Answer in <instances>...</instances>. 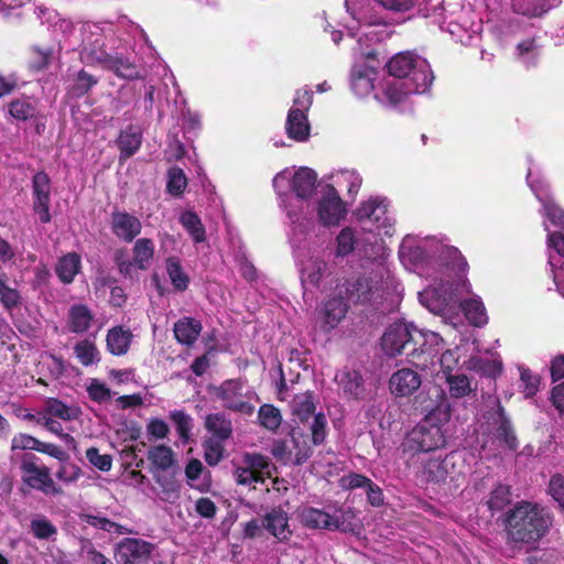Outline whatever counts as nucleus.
<instances>
[{"mask_svg":"<svg viewBox=\"0 0 564 564\" xmlns=\"http://www.w3.org/2000/svg\"><path fill=\"white\" fill-rule=\"evenodd\" d=\"M520 380L523 386V393L525 398H532L539 391L541 378L533 373L528 368H522L520 370Z\"/></svg>","mask_w":564,"mask_h":564,"instance_id":"57","label":"nucleus"},{"mask_svg":"<svg viewBox=\"0 0 564 564\" xmlns=\"http://www.w3.org/2000/svg\"><path fill=\"white\" fill-rule=\"evenodd\" d=\"M446 436L441 425L429 417L417 423L405 436L403 452L415 455L434 452L445 447Z\"/></svg>","mask_w":564,"mask_h":564,"instance_id":"3","label":"nucleus"},{"mask_svg":"<svg viewBox=\"0 0 564 564\" xmlns=\"http://www.w3.org/2000/svg\"><path fill=\"white\" fill-rule=\"evenodd\" d=\"M87 392L89 398L97 402L102 403L110 399L111 391L110 389L102 382L94 379L87 388Z\"/></svg>","mask_w":564,"mask_h":564,"instance_id":"63","label":"nucleus"},{"mask_svg":"<svg viewBox=\"0 0 564 564\" xmlns=\"http://www.w3.org/2000/svg\"><path fill=\"white\" fill-rule=\"evenodd\" d=\"M170 419L174 423L180 438L187 443L191 437L192 417L183 410H175L170 413Z\"/></svg>","mask_w":564,"mask_h":564,"instance_id":"50","label":"nucleus"},{"mask_svg":"<svg viewBox=\"0 0 564 564\" xmlns=\"http://www.w3.org/2000/svg\"><path fill=\"white\" fill-rule=\"evenodd\" d=\"M98 83L99 79L95 75L82 68L73 75L72 84L68 87L67 95L72 98H83L89 94V91L95 86H97Z\"/></svg>","mask_w":564,"mask_h":564,"instance_id":"33","label":"nucleus"},{"mask_svg":"<svg viewBox=\"0 0 564 564\" xmlns=\"http://www.w3.org/2000/svg\"><path fill=\"white\" fill-rule=\"evenodd\" d=\"M446 383L448 384V392L451 398L460 399L468 395L473 389L469 378L464 375H446Z\"/></svg>","mask_w":564,"mask_h":564,"instance_id":"44","label":"nucleus"},{"mask_svg":"<svg viewBox=\"0 0 564 564\" xmlns=\"http://www.w3.org/2000/svg\"><path fill=\"white\" fill-rule=\"evenodd\" d=\"M421 384V375L411 368L397 370L389 380L390 391L395 397H410L420 389Z\"/></svg>","mask_w":564,"mask_h":564,"instance_id":"15","label":"nucleus"},{"mask_svg":"<svg viewBox=\"0 0 564 564\" xmlns=\"http://www.w3.org/2000/svg\"><path fill=\"white\" fill-rule=\"evenodd\" d=\"M187 186V177L178 166H173L167 172L166 192L175 197L183 195Z\"/></svg>","mask_w":564,"mask_h":564,"instance_id":"47","label":"nucleus"},{"mask_svg":"<svg viewBox=\"0 0 564 564\" xmlns=\"http://www.w3.org/2000/svg\"><path fill=\"white\" fill-rule=\"evenodd\" d=\"M173 332L180 344L191 346L197 340L202 332V324L194 318L184 317L174 324Z\"/></svg>","mask_w":564,"mask_h":564,"instance_id":"32","label":"nucleus"},{"mask_svg":"<svg viewBox=\"0 0 564 564\" xmlns=\"http://www.w3.org/2000/svg\"><path fill=\"white\" fill-rule=\"evenodd\" d=\"M262 525L282 543L288 542L293 534L289 525V514L281 507L273 508L267 512L263 517Z\"/></svg>","mask_w":564,"mask_h":564,"instance_id":"17","label":"nucleus"},{"mask_svg":"<svg viewBox=\"0 0 564 564\" xmlns=\"http://www.w3.org/2000/svg\"><path fill=\"white\" fill-rule=\"evenodd\" d=\"M204 458L209 466H216L224 457L225 447L219 440L207 438L203 443Z\"/></svg>","mask_w":564,"mask_h":564,"instance_id":"53","label":"nucleus"},{"mask_svg":"<svg viewBox=\"0 0 564 564\" xmlns=\"http://www.w3.org/2000/svg\"><path fill=\"white\" fill-rule=\"evenodd\" d=\"M336 256L346 257L355 249L356 238L351 228L341 229L336 238Z\"/></svg>","mask_w":564,"mask_h":564,"instance_id":"56","label":"nucleus"},{"mask_svg":"<svg viewBox=\"0 0 564 564\" xmlns=\"http://www.w3.org/2000/svg\"><path fill=\"white\" fill-rule=\"evenodd\" d=\"M371 482V479L368 478L365 475L357 474V473H349L347 475H344L339 479V486L344 490H354L358 488H365Z\"/></svg>","mask_w":564,"mask_h":564,"instance_id":"59","label":"nucleus"},{"mask_svg":"<svg viewBox=\"0 0 564 564\" xmlns=\"http://www.w3.org/2000/svg\"><path fill=\"white\" fill-rule=\"evenodd\" d=\"M86 457L91 465L101 471H108L111 468L112 459L110 455L100 454L98 448L90 447L86 451Z\"/></svg>","mask_w":564,"mask_h":564,"instance_id":"61","label":"nucleus"},{"mask_svg":"<svg viewBox=\"0 0 564 564\" xmlns=\"http://www.w3.org/2000/svg\"><path fill=\"white\" fill-rule=\"evenodd\" d=\"M133 260L139 270H148L154 257V243L150 238H140L134 242Z\"/></svg>","mask_w":564,"mask_h":564,"instance_id":"39","label":"nucleus"},{"mask_svg":"<svg viewBox=\"0 0 564 564\" xmlns=\"http://www.w3.org/2000/svg\"><path fill=\"white\" fill-rule=\"evenodd\" d=\"M299 517L305 528L345 532L349 529L346 520L354 517V513L351 511H340L339 514H329L317 508L305 507L301 510Z\"/></svg>","mask_w":564,"mask_h":564,"instance_id":"8","label":"nucleus"},{"mask_svg":"<svg viewBox=\"0 0 564 564\" xmlns=\"http://www.w3.org/2000/svg\"><path fill=\"white\" fill-rule=\"evenodd\" d=\"M485 503L492 514L502 511L511 503V487L500 482L497 484L489 492V497Z\"/></svg>","mask_w":564,"mask_h":564,"instance_id":"40","label":"nucleus"},{"mask_svg":"<svg viewBox=\"0 0 564 564\" xmlns=\"http://www.w3.org/2000/svg\"><path fill=\"white\" fill-rule=\"evenodd\" d=\"M343 290V295L347 303H366L369 301L371 288L367 279L362 276L346 280L341 285H337L336 291Z\"/></svg>","mask_w":564,"mask_h":564,"instance_id":"24","label":"nucleus"},{"mask_svg":"<svg viewBox=\"0 0 564 564\" xmlns=\"http://www.w3.org/2000/svg\"><path fill=\"white\" fill-rule=\"evenodd\" d=\"M471 369L482 377L496 379L502 372V364L495 359L476 358L471 359Z\"/></svg>","mask_w":564,"mask_h":564,"instance_id":"46","label":"nucleus"},{"mask_svg":"<svg viewBox=\"0 0 564 564\" xmlns=\"http://www.w3.org/2000/svg\"><path fill=\"white\" fill-rule=\"evenodd\" d=\"M286 134L297 142L306 141L310 137L311 126L307 115L302 109H290L285 122Z\"/></svg>","mask_w":564,"mask_h":564,"instance_id":"23","label":"nucleus"},{"mask_svg":"<svg viewBox=\"0 0 564 564\" xmlns=\"http://www.w3.org/2000/svg\"><path fill=\"white\" fill-rule=\"evenodd\" d=\"M349 304L343 295V290L336 291L333 296L324 302L321 310L322 328L325 332L334 329L346 316Z\"/></svg>","mask_w":564,"mask_h":564,"instance_id":"14","label":"nucleus"},{"mask_svg":"<svg viewBox=\"0 0 564 564\" xmlns=\"http://www.w3.org/2000/svg\"><path fill=\"white\" fill-rule=\"evenodd\" d=\"M74 352L79 362L88 367L98 360L99 351L96 345L89 339L78 341L74 347Z\"/></svg>","mask_w":564,"mask_h":564,"instance_id":"49","label":"nucleus"},{"mask_svg":"<svg viewBox=\"0 0 564 564\" xmlns=\"http://www.w3.org/2000/svg\"><path fill=\"white\" fill-rule=\"evenodd\" d=\"M37 460L34 454H25L22 457L20 469L23 482L45 496H62L64 491L53 480L51 469L45 465L39 466Z\"/></svg>","mask_w":564,"mask_h":564,"instance_id":"7","label":"nucleus"},{"mask_svg":"<svg viewBox=\"0 0 564 564\" xmlns=\"http://www.w3.org/2000/svg\"><path fill=\"white\" fill-rule=\"evenodd\" d=\"M258 421L262 427L274 432L282 423V415L276 406L265 403L258 411Z\"/></svg>","mask_w":564,"mask_h":564,"instance_id":"43","label":"nucleus"},{"mask_svg":"<svg viewBox=\"0 0 564 564\" xmlns=\"http://www.w3.org/2000/svg\"><path fill=\"white\" fill-rule=\"evenodd\" d=\"M148 459L151 463V471H167L175 463L174 453L166 445H154L148 451Z\"/></svg>","mask_w":564,"mask_h":564,"instance_id":"35","label":"nucleus"},{"mask_svg":"<svg viewBox=\"0 0 564 564\" xmlns=\"http://www.w3.org/2000/svg\"><path fill=\"white\" fill-rule=\"evenodd\" d=\"M494 405L484 414L486 431L498 442L499 446L510 452H517L520 445L517 432L499 398H495Z\"/></svg>","mask_w":564,"mask_h":564,"instance_id":"5","label":"nucleus"},{"mask_svg":"<svg viewBox=\"0 0 564 564\" xmlns=\"http://www.w3.org/2000/svg\"><path fill=\"white\" fill-rule=\"evenodd\" d=\"M245 465L249 466L252 470H256L257 474H260L264 477L270 476V459L269 457L259 454V453H246L243 455Z\"/></svg>","mask_w":564,"mask_h":564,"instance_id":"55","label":"nucleus"},{"mask_svg":"<svg viewBox=\"0 0 564 564\" xmlns=\"http://www.w3.org/2000/svg\"><path fill=\"white\" fill-rule=\"evenodd\" d=\"M326 268L327 263L321 259H315L306 263L301 270V282L303 286L305 289L307 286L318 288Z\"/></svg>","mask_w":564,"mask_h":564,"instance_id":"38","label":"nucleus"},{"mask_svg":"<svg viewBox=\"0 0 564 564\" xmlns=\"http://www.w3.org/2000/svg\"><path fill=\"white\" fill-rule=\"evenodd\" d=\"M335 380L346 398L352 400L362 398L365 381L359 370L345 368L336 375Z\"/></svg>","mask_w":564,"mask_h":564,"instance_id":"20","label":"nucleus"},{"mask_svg":"<svg viewBox=\"0 0 564 564\" xmlns=\"http://www.w3.org/2000/svg\"><path fill=\"white\" fill-rule=\"evenodd\" d=\"M82 267L79 254L69 252L61 257L56 263L55 272L61 282L69 284L74 281Z\"/></svg>","mask_w":564,"mask_h":564,"instance_id":"34","label":"nucleus"},{"mask_svg":"<svg viewBox=\"0 0 564 564\" xmlns=\"http://www.w3.org/2000/svg\"><path fill=\"white\" fill-rule=\"evenodd\" d=\"M420 59V56L411 52L399 53L388 62V73L397 78H408Z\"/></svg>","mask_w":564,"mask_h":564,"instance_id":"27","label":"nucleus"},{"mask_svg":"<svg viewBox=\"0 0 564 564\" xmlns=\"http://www.w3.org/2000/svg\"><path fill=\"white\" fill-rule=\"evenodd\" d=\"M507 544L530 545L547 534L552 518L538 503L521 500L502 516Z\"/></svg>","mask_w":564,"mask_h":564,"instance_id":"1","label":"nucleus"},{"mask_svg":"<svg viewBox=\"0 0 564 564\" xmlns=\"http://www.w3.org/2000/svg\"><path fill=\"white\" fill-rule=\"evenodd\" d=\"M111 55L106 51L105 39L100 33H90L83 40L79 59L84 64L104 69Z\"/></svg>","mask_w":564,"mask_h":564,"instance_id":"11","label":"nucleus"},{"mask_svg":"<svg viewBox=\"0 0 564 564\" xmlns=\"http://www.w3.org/2000/svg\"><path fill=\"white\" fill-rule=\"evenodd\" d=\"M561 2V0H511L510 8L514 14L527 19H543Z\"/></svg>","mask_w":564,"mask_h":564,"instance_id":"16","label":"nucleus"},{"mask_svg":"<svg viewBox=\"0 0 564 564\" xmlns=\"http://www.w3.org/2000/svg\"><path fill=\"white\" fill-rule=\"evenodd\" d=\"M107 72H112L118 78L126 80H138L145 77L143 68L122 54H112L106 67Z\"/></svg>","mask_w":564,"mask_h":564,"instance_id":"19","label":"nucleus"},{"mask_svg":"<svg viewBox=\"0 0 564 564\" xmlns=\"http://www.w3.org/2000/svg\"><path fill=\"white\" fill-rule=\"evenodd\" d=\"M388 203L386 199L372 198L362 203L356 210L357 219L362 223H371L379 229L386 227L388 220Z\"/></svg>","mask_w":564,"mask_h":564,"instance_id":"18","label":"nucleus"},{"mask_svg":"<svg viewBox=\"0 0 564 564\" xmlns=\"http://www.w3.org/2000/svg\"><path fill=\"white\" fill-rule=\"evenodd\" d=\"M180 220L195 242H203L206 239L205 228L196 213L185 212L182 214Z\"/></svg>","mask_w":564,"mask_h":564,"instance_id":"45","label":"nucleus"},{"mask_svg":"<svg viewBox=\"0 0 564 564\" xmlns=\"http://www.w3.org/2000/svg\"><path fill=\"white\" fill-rule=\"evenodd\" d=\"M544 212L551 224L564 230V209L554 203H545Z\"/></svg>","mask_w":564,"mask_h":564,"instance_id":"64","label":"nucleus"},{"mask_svg":"<svg viewBox=\"0 0 564 564\" xmlns=\"http://www.w3.org/2000/svg\"><path fill=\"white\" fill-rule=\"evenodd\" d=\"M462 310L471 325L481 327L487 324L488 316L486 314L485 305L480 300L468 299L463 301Z\"/></svg>","mask_w":564,"mask_h":564,"instance_id":"41","label":"nucleus"},{"mask_svg":"<svg viewBox=\"0 0 564 564\" xmlns=\"http://www.w3.org/2000/svg\"><path fill=\"white\" fill-rule=\"evenodd\" d=\"M33 210L39 215L42 224H48L51 204V178L44 171L37 172L32 177Z\"/></svg>","mask_w":564,"mask_h":564,"instance_id":"9","label":"nucleus"},{"mask_svg":"<svg viewBox=\"0 0 564 564\" xmlns=\"http://www.w3.org/2000/svg\"><path fill=\"white\" fill-rule=\"evenodd\" d=\"M94 315L85 304H74L68 310V329L75 334L87 332L91 325Z\"/></svg>","mask_w":564,"mask_h":564,"instance_id":"28","label":"nucleus"},{"mask_svg":"<svg viewBox=\"0 0 564 564\" xmlns=\"http://www.w3.org/2000/svg\"><path fill=\"white\" fill-rule=\"evenodd\" d=\"M425 335L413 324H391L381 337V348L389 357L405 354L415 357L425 352Z\"/></svg>","mask_w":564,"mask_h":564,"instance_id":"2","label":"nucleus"},{"mask_svg":"<svg viewBox=\"0 0 564 564\" xmlns=\"http://www.w3.org/2000/svg\"><path fill=\"white\" fill-rule=\"evenodd\" d=\"M132 341V333L122 326H115L107 333L106 345L110 354L123 356L128 352Z\"/></svg>","mask_w":564,"mask_h":564,"instance_id":"26","label":"nucleus"},{"mask_svg":"<svg viewBox=\"0 0 564 564\" xmlns=\"http://www.w3.org/2000/svg\"><path fill=\"white\" fill-rule=\"evenodd\" d=\"M142 134L138 129L130 124L120 132L117 139V145L120 150V160L131 158L141 147Z\"/></svg>","mask_w":564,"mask_h":564,"instance_id":"29","label":"nucleus"},{"mask_svg":"<svg viewBox=\"0 0 564 564\" xmlns=\"http://www.w3.org/2000/svg\"><path fill=\"white\" fill-rule=\"evenodd\" d=\"M346 215V206L334 186H328L318 203V217L324 226H337Z\"/></svg>","mask_w":564,"mask_h":564,"instance_id":"12","label":"nucleus"},{"mask_svg":"<svg viewBox=\"0 0 564 564\" xmlns=\"http://www.w3.org/2000/svg\"><path fill=\"white\" fill-rule=\"evenodd\" d=\"M110 227L118 239L132 242L140 235L142 224L134 215L115 209L111 213Z\"/></svg>","mask_w":564,"mask_h":564,"instance_id":"13","label":"nucleus"},{"mask_svg":"<svg viewBox=\"0 0 564 564\" xmlns=\"http://www.w3.org/2000/svg\"><path fill=\"white\" fill-rule=\"evenodd\" d=\"M30 68L33 70H43L47 68L53 56L51 47L32 46L30 50Z\"/></svg>","mask_w":564,"mask_h":564,"instance_id":"52","label":"nucleus"},{"mask_svg":"<svg viewBox=\"0 0 564 564\" xmlns=\"http://www.w3.org/2000/svg\"><path fill=\"white\" fill-rule=\"evenodd\" d=\"M155 482L160 487L159 498L169 503H175L181 497V482L176 478L175 471H155L152 470Z\"/></svg>","mask_w":564,"mask_h":564,"instance_id":"21","label":"nucleus"},{"mask_svg":"<svg viewBox=\"0 0 564 564\" xmlns=\"http://www.w3.org/2000/svg\"><path fill=\"white\" fill-rule=\"evenodd\" d=\"M317 174L310 167H301L292 178L291 187L297 197L310 198L316 189Z\"/></svg>","mask_w":564,"mask_h":564,"instance_id":"25","label":"nucleus"},{"mask_svg":"<svg viewBox=\"0 0 564 564\" xmlns=\"http://www.w3.org/2000/svg\"><path fill=\"white\" fill-rule=\"evenodd\" d=\"M0 304L9 312L22 305V295L17 288L9 285V276L6 272H0Z\"/></svg>","mask_w":564,"mask_h":564,"instance_id":"37","label":"nucleus"},{"mask_svg":"<svg viewBox=\"0 0 564 564\" xmlns=\"http://www.w3.org/2000/svg\"><path fill=\"white\" fill-rule=\"evenodd\" d=\"M409 82L404 83L412 94H423L427 91L434 80V75L426 59L417 61V64L408 76Z\"/></svg>","mask_w":564,"mask_h":564,"instance_id":"22","label":"nucleus"},{"mask_svg":"<svg viewBox=\"0 0 564 564\" xmlns=\"http://www.w3.org/2000/svg\"><path fill=\"white\" fill-rule=\"evenodd\" d=\"M254 392L245 390L240 379H228L214 389V395L221 401L225 409L242 414L251 415L254 405L251 403Z\"/></svg>","mask_w":564,"mask_h":564,"instance_id":"6","label":"nucleus"},{"mask_svg":"<svg viewBox=\"0 0 564 564\" xmlns=\"http://www.w3.org/2000/svg\"><path fill=\"white\" fill-rule=\"evenodd\" d=\"M121 555L127 562H133L140 558H148L153 550V545L141 539L126 538L119 543Z\"/></svg>","mask_w":564,"mask_h":564,"instance_id":"31","label":"nucleus"},{"mask_svg":"<svg viewBox=\"0 0 564 564\" xmlns=\"http://www.w3.org/2000/svg\"><path fill=\"white\" fill-rule=\"evenodd\" d=\"M292 414L302 423L313 417L310 423V432L312 444L322 445L327 436V419L324 413H315L316 402L315 395L311 391L295 394L291 402Z\"/></svg>","mask_w":564,"mask_h":564,"instance_id":"4","label":"nucleus"},{"mask_svg":"<svg viewBox=\"0 0 564 564\" xmlns=\"http://www.w3.org/2000/svg\"><path fill=\"white\" fill-rule=\"evenodd\" d=\"M455 454L449 453L444 458H429L422 463L421 477L426 484H445L448 478L454 479Z\"/></svg>","mask_w":564,"mask_h":564,"instance_id":"10","label":"nucleus"},{"mask_svg":"<svg viewBox=\"0 0 564 564\" xmlns=\"http://www.w3.org/2000/svg\"><path fill=\"white\" fill-rule=\"evenodd\" d=\"M30 529L39 540H47L57 533L56 527L44 516L31 520Z\"/></svg>","mask_w":564,"mask_h":564,"instance_id":"51","label":"nucleus"},{"mask_svg":"<svg viewBox=\"0 0 564 564\" xmlns=\"http://www.w3.org/2000/svg\"><path fill=\"white\" fill-rule=\"evenodd\" d=\"M375 75V69L367 65L355 66L351 70V88L358 94L370 93Z\"/></svg>","mask_w":564,"mask_h":564,"instance_id":"36","label":"nucleus"},{"mask_svg":"<svg viewBox=\"0 0 564 564\" xmlns=\"http://www.w3.org/2000/svg\"><path fill=\"white\" fill-rule=\"evenodd\" d=\"M205 427L212 433L213 440H219L225 442L232 435V423L231 420L226 416L225 413H212L205 419Z\"/></svg>","mask_w":564,"mask_h":564,"instance_id":"30","label":"nucleus"},{"mask_svg":"<svg viewBox=\"0 0 564 564\" xmlns=\"http://www.w3.org/2000/svg\"><path fill=\"white\" fill-rule=\"evenodd\" d=\"M35 112V107L28 99H14L9 104V113L17 120L31 119Z\"/></svg>","mask_w":564,"mask_h":564,"instance_id":"54","label":"nucleus"},{"mask_svg":"<svg viewBox=\"0 0 564 564\" xmlns=\"http://www.w3.org/2000/svg\"><path fill=\"white\" fill-rule=\"evenodd\" d=\"M87 522L100 530H104L109 533H117L122 534L124 533V528L117 523L111 521L110 519L106 517H99V516H88Z\"/></svg>","mask_w":564,"mask_h":564,"instance_id":"60","label":"nucleus"},{"mask_svg":"<svg viewBox=\"0 0 564 564\" xmlns=\"http://www.w3.org/2000/svg\"><path fill=\"white\" fill-rule=\"evenodd\" d=\"M549 494L564 511V476L555 474L551 477L549 482Z\"/></svg>","mask_w":564,"mask_h":564,"instance_id":"62","label":"nucleus"},{"mask_svg":"<svg viewBox=\"0 0 564 564\" xmlns=\"http://www.w3.org/2000/svg\"><path fill=\"white\" fill-rule=\"evenodd\" d=\"M46 412L64 421L77 419L79 414L78 408L68 406L59 399L51 398L46 403Z\"/></svg>","mask_w":564,"mask_h":564,"instance_id":"48","label":"nucleus"},{"mask_svg":"<svg viewBox=\"0 0 564 564\" xmlns=\"http://www.w3.org/2000/svg\"><path fill=\"white\" fill-rule=\"evenodd\" d=\"M235 478L238 485L249 486L256 489L257 482H264V477L260 474H257L256 470H252L249 466L238 467L235 470Z\"/></svg>","mask_w":564,"mask_h":564,"instance_id":"58","label":"nucleus"},{"mask_svg":"<svg viewBox=\"0 0 564 564\" xmlns=\"http://www.w3.org/2000/svg\"><path fill=\"white\" fill-rule=\"evenodd\" d=\"M166 272L171 280L173 288L178 292L187 290L189 284V278L184 272L181 261L176 257H169L166 259Z\"/></svg>","mask_w":564,"mask_h":564,"instance_id":"42","label":"nucleus"}]
</instances>
